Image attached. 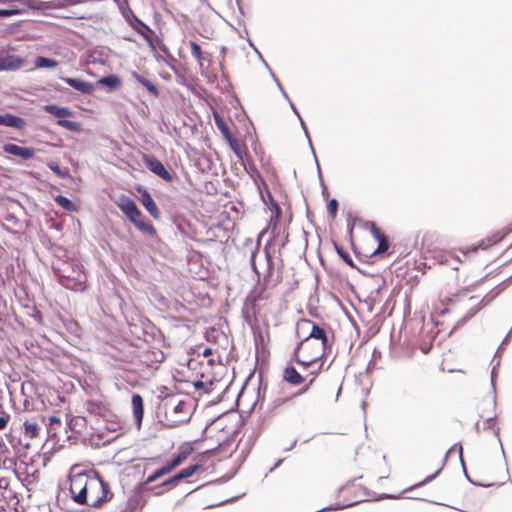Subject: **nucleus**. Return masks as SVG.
I'll return each instance as SVG.
<instances>
[{
    "mask_svg": "<svg viewBox=\"0 0 512 512\" xmlns=\"http://www.w3.org/2000/svg\"><path fill=\"white\" fill-rule=\"evenodd\" d=\"M124 20H128V13H134L130 7L129 0H113Z\"/></svg>",
    "mask_w": 512,
    "mask_h": 512,
    "instance_id": "nucleus-38",
    "label": "nucleus"
},
{
    "mask_svg": "<svg viewBox=\"0 0 512 512\" xmlns=\"http://www.w3.org/2000/svg\"><path fill=\"white\" fill-rule=\"evenodd\" d=\"M0 4L10 5L8 8H0V18L22 15L29 11L36 15H48L42 5L44 4L42 0H0Z\"/></svg>",
    "mask_w": 512,
    "mask_h": 512,
    "instance_id": "nucleus-1",
    "label": "nucleus"
},
{
    "mask_svg": "<svg viewBox=\"0 0 512 512\" xmlns=\"http://www.w3.org/2000/svg\"><path fill=\"white\" fill-rule=\"evenodd\" d=\"M339 202L336 198H331L327 202V214L330 218L335 219L338 214Z\"/></svg>",
    "mask_w": 512,
    "mask_h": 512,
    "instance_id": "nucleus-45",
    "label": "nucleus"
},
{
    "mask_svg": "<svg viewBox=\"0 0 512 512\" xmlns=\"http://www.w3.org/2000/svg\"><path fill=\"white\" fill-rule=\"evenodd\" d=\"M16 466V459L5 457H0V469L4 470H12L16 474V470L14 467Z\"/></svg>",
    "mask_w": 512,
    "mask_h": 512,
    "instance_id": "nucleus-47",
    "label": "nucleus"
},
{
    "mask_svg": "<svg viewBox=\"0 0 512 512\" xmlns=\"http://www.w3.org/2000/svg\"><path fill=\"white\" fill-rule=\"evenodd\" d=\"M399 497H400V494L396 495V494H389V493H381V494L375 495L371 500L372 501H381V500H386V499H398Z\"/></svg>",
    "mask_w": 512,
    "mask_h": 512,
    "instance_id": "nucleus-61",
    "label": "nucleus"
},
{
    "mask_svg": "<svg viewBox=\"0 0 512 512\" xmlns=\"http://www.w3.org/2000/svg\"><path fill=\"white\" fill-rule=\"evenodd\" d=\"M347 225H351L352 229H354L355 225H358L362 222L361 218L356 215H352L351 212L347 213Z\"/></svg>",
    "mask_w": 512,
    "mask_h": 512,
    "instance_id": "nucleus-60",
    "label": "nucleus"
},
{
    "mask_svg": "<svg viewBox=\"0 0 512 512\" xmlns=\"http://www.w3.org/2000/svg\"><path fill=\"white\" fill-rule=\"evenodd\" d=\"M24 434L25 436L33 439L38 436L40 427L37 423H31L29 421H25L24 424Z\"/></svg>",
    "mask_w": 512,
    "mask_h": 512,
    "instance_id": "nucleus-41",
    "label": "nucleus"
},
{
    "mask_svg": "<svg viewBox=\"0 0 512 512\" xmlns=\"http://www.w3.org/2000/svg\"><path fill=\"white\" fill-rule=\"evenodd\" d=\"M141 233L149 236L151 239H153L156 242H160L161 239L158 236L156 228L153 226V224L146 219L138 228Z\"/></svg>",
    "mask_w": 512,
    "mask_h": 512,
    "instance_id": "nucleus-32",
    "label": "nucleus"
},
{
    "mask_svg": "<svg viewBox=\"0 0 512 512\" xmlns=\"http://www.w3.org/2000/svg\"><path fill=\"white\" fill-rule=\"evenodd\" d=\"M6 437L14 450H16V448H18L19 445H22L21 439L16 438L12 434H7Z\"/></svg>",
    "mask_w": 512,
    "mask_h": 512,
    "instance_id": "nucleus-64",
    "label": "nucleus"
},
{
    "mask_svg": "<svg viewBox=\"0 0 512 512\" xmlns=\"http://www.w3.org/2000/svg\"><path fill=\"white\" fill-rule=\"evenodd\" d=\"M26 63V59L15 54H0V72L15 71Z\"/></svg>",
    "mask_w": 512,
    "mask_h": 512,
    "instance_id": "nucleus-13",
    "label": "nucleus"
},
{
    "mask_svg": "<svg viewBox=\"0 0 512 512\" xmlns=\"http://www.w3.org/2000/svg\"><path fill=\"white\" fill-rule=\"evenodd\" d=\"M86 411L103 421H109V418L116 417L109 408V405L99 400H87L85 402Z\"/></svg>",
    "mask_w": 512,
    "mask_h": 512,
    "instance_id": "nucleus-9",
    "label": "nucleus"
},
{
    "mask_svg": "<svg viewBox=\"0 0 512 512\" xmlns=\"http://www.w3.org/2000/svg\"><path fill=\"white\" fill-rule=\"evenodd\" d=\"M56 124L73 133H80L83 129L80 122L69 119H57Z\"/></svg>",
    "mask_w": 512,
    "mask_h": 512,
    "instance_id": "nucleus-33",
    "label": "nucleus"
},
{
    "mask_svg": "<svg viewBox=\"0 0 512 512\" xmlns=\"http://www.w3.org/2000/svg\"><path fill=\"white\" fill-rule=\"evenodd\" d=\"M333 246L337 255L347 264L349 267H356L355 262L351 258L350 254L344 249L343 246L339 245L336 242H333Z\"/></svg>",
    "mask_w": 512,
    "mask_h": 512,
    "instance_id": "nucleus-37",
    "label": "nucleus"
},
{
    "mask_svg": "<svg viewBox=\"0 0 512 512\" xmlns=\"http://www.w3.org/2000/svg\"><path fill=\"white\" fill-rule=\"evenodd\" d=\"M43 110L58 119H65L64 117H74L75 112L69 107L60 106L55 103H49L44 105Z\"/></svg>",
    "mask_w": 512,
    "mask_h": 512,
    "instance_id": "nucleus-20",
    "label": "nucleus"
},
{
    "mask_svg": "<svg viewBox=\"0 0 512 512\" xmlns=\"http://www.w3.org/2000/svg\"><path fill=\"white\" fill-rule=\"evenodd\" d=\"M213 119H214V123H215L217 129L220 131L223 139H226V138H229L230 136H232L226 121L216 110L213 111Z\"/></svg>",
    "mask_w": 512,
    "mask_h": 512,
    "instance_id": "nucleus-31",
    "label": "nucleus"
},
{
    "mask_svg": "<svg viewBox=\"0 0 512 512\" xmlns=\"http://www.w3.org/2000/svg\"><path fill=\"white\" fill-rule=\"evenodd\" d=\"M115 204L127 220L132 218L133 216L140 215L141 210L138 208L135 201L126 194H120L117 200L115 201Z\"/></svg>",
    "mask_w": 512,
    "mask_h": 512,
    "instance_id": "nucleus-10",
    "label": "nucleus"
},
{
    "mask_svg": "<svg viewBox=\"0 0 512 512\" xmlns=\"http://www.w3.org/2000/svg\"><path fill=\"white\" fill-rule=\"evenodd\" d=\"M224 140L227 142L229 148L234 152V154L237 156V158L242 160L243 154H242V151L239 147V144H238V141L236 140V138H234L232 135L229 138H226Z\"/></svg>",
    "mask_w": 512,
    "mask_h": 512,
    "instance_id": "nucleus-42",
    "label": "nucleus"
},
{
    "mask_svg": "<svg viewBox=\"0 0 512 512\" xmlns=\"http://www.w3.org/2000/svg\"><path fill=\"white\" fill-rule=\"evenodd\" d=\"M266 389H267V383L263 382L262 375L259 374V386L257 388V397L251 406L249 414L255 409V407L258 405V403L262 404L264 402Z\"/></svg>",
    "mask_w": 512,
    "mask_h": 512,
    "instance_id": "nucleus-35",
    "label": "nucleus"
},
{
    "mask_svg": "<svg viewBox=\"0 0 512 512\" xmlns=\"http://www.w3.org/2000/svg\"><path fill=\"white\" fill-rule=\"evenodd\" d=\"M88 473L91 474V480H96L99 483L101 489L100 497H103L106 502L110 501L113 498V493L111 492L110 484L102 478L99 471L89 470Z\"/></svg>",
    "mask_w": 512,
    "mask_h": 512,
    "instance_id": "nucleus-21",
    "label": "nucleus"
},
{
    "mask_svg": "<svg viewBox=\"0 0 512 512\" xmlns=\"http://www.w3.org/2000/svg\"><path fill=\"white\" fill-rule=\"evenodd\" d=\"M459 460H460L462 472H463V475H464L465 479L469 483H471L473 479L470 477V475H469V473L467 471V468H466L465 460H464V457H463V447H462V445H459Z\"/></svg>",
    "mask_w": 512,
    "mask_h": 512,
    "instance_id": "nucleus-53",
    "label": "nucleus"
},
{
    "mask_svg": "<svg viewBox=\"0 0 512 512\" xmlns=\"http://www.w3.org/2000/svg\"><path fill=\"white\" fill-rule=\"evenodd\" d=\"M140 499H130L124 510L121 512H139V508L141 507Z\"/></svg>",
    "mask_w": 512,
    "mask_h": 512,
    "instance_id": "nucleus-48",
    "label": "nucleus"
},
{
    "mask_svg": "<svg viewBox=\"0 0 512 512\" xmlns=\"http://www.w3.org/2000/svg\"><path fill=\"white\" fill-rule=\"evenodd\" d=\"M33 63L37 69H54L59 65L56 59L46 56L35 57Z\"/></svg>",
    "mask_w": 512,
    "mask_h": 512,
    "instance_id": "nucleus-29",
    "label": "nucleus"
},
{
    "mask_svg": "<svg viewBox=\"0 0 512 512\" xmlns=\"http://www.w3.org/2000/svg\"><path fill=\"white\" fill-rule=\"evenodd\" d=\"M9 420L10 415L4 411L3 406L0 404V430L7 427Z\"/></svg>",
    "mask_w": 512,
    "mask_h": 512,
    "instance_id": "nucleus-57",
    "label": "nucleus"
},
{
    "mask_svg": "<svg viewBox=\"0 0 512 512\" xmlns=\"http://www.w3.org/2000/svg\"><path fill=\"white\" fill-rule=\"evenodd\" d=\"M390 247V244H384L380 242V245H377V248L369 255L370 258L373 257H382L386 255L388 249Z\"/></svg>",
    "mask_w": 512,
    "mask_h": 512,
    "instance_id": "nucleus-52",
    "label": "nucleus"
},
{
    "mask_svg": "<svg viewBox=\"0 0 512 512\" xmlns=\"http://www.w3.org/2000/svg\"><path fill=\"white\" fill-rule=\"evenodd\" d=\"M131 407H132V414L134 418V424L137 427L138 430L142 427L145 407H144V399L143 397L138 394L134 393L131 397Z\"/></svg>",
    "mask_w": 512,
    "mask_h": 512,
    "instance_id": "nucleus-16",
    "label": "nucleus"
},
{
    "mask_svg": "<svg viewBox=\"0 0 512 512\" xmlns=\"http://www.w3.org/2000/svg\"><path fill=\"white\" fill-rule=\"evenodd\" d=\"M194 448L190 443H183L179 446L176 453L160 468L154 470L145 480V484H151L165 475L170 474L178 466L184 463L192 454Z\"/></svg>",
    "mask_w": 512,
    "mask_h": 512,
    "instance_id": "nucleus-2",
    "label": "nucleus"
},
{
    "mask_svg": "<svg viewBox=\"0 0 512 512\" xmlns=\"http://www.w3.org/2000/svg\"><path fill=\"white\" fill-rule=\"evenodd\" d=\"M266 194H267V197L270 199V206H269V209L271 210L270 223L279 224L280 218L282 215V209L278 205L277 201L274 199V197L268 187H266Z\"/></svg>",
    "mask_w": 512,
    "mask_h": 512,
    "instance_id": "nucleus-26",
    "label": "nucleus"
},
{
    "mask_svg": "<svg viewBox=\"0 0 512 512\" xmlns=\"http://www.w3.org/2000/svg\"><path fill=\"white\" fill-rule=\"evenodd\" d=\"M94 84H96V89L104 86L107 93H113L121 89L123 80L118 74L111 73L100 77Z\"/></svg>",
    "mask_w": 512,
    "mask_h": 512,
    "instance_id": "nucleus-14",
    "label": "nucleus"
},
{
    "mask_svg": "<svg viewBox=\"0 0 512 512\" xmlns=\"http://www.w3.org/2000/svg\"><path fill=\"white\" fill-rule=\"evenodd\" d=\"M507 234H505V231L494 241L491 242V240H488L490 243H487L486 240H481L478 242L477 247L480 249H487L490 245H494L498 242H500Z\"/></svg>",
    "mask_w": 512,
    "mask_h": 512,
    "instance_id": "nucleus-56",
    "label": "nucleus"
},
{
    "mask_svg": "<svg viewBox=\"0 0 512 512\" xmlns=\"http://www.w3.org/2000/svg\"><path fill=\"white\" fill-rule=\"evenodd\" d=\"M282 379L291 386H299L305 382V377L297 371L291 362H287L284 367Z\"/></svg>",
    "mask_w": 512,
    "mask_h": 512,
    "instance_id": "nucleus-18",
    "label": "nucleus"
},
{
    "mask_svg": "<svg viewBox=\"0 0 512 512\" xmlns=\"http://www.w3.org/2000/svg\"><path fill=\"white\" fill-rule=\"evenodd\" d=\"M499 365H500V360H498L497 363L495 365H493V367L491 369V375H490L491 386H492V393H493L492 404H493L494 408L496 407V404H497V401H496L497 400V395H496V379H497V376H498Z\"/></svg>",
    "mask_w": 512,
    "mask_h": 512,
    "instance_id": "nucleus-39",
    "label": "nucleus"
},
{
    "mask_svg": "<svg viewBox=\"0 0 512 512\" xmlns=\"http://www.w3.org/2000/svg\"><path fill=\"white\" fill-rule=\"evenodd\" d=\"M2 149L5 153L23 160L33 159L37 153V149L34 147L20 146L14 143H5Z\"/></svg>",
    "mask_w": 512,
    "mask_h": 512,
    "instance_id": "nucleus-11",
    "label": "nucleus"
},
{
    "mask_svg": "<svg viewBox=\"0 0 512 512\" xmlns=\"http://www.w3.org/2000/svg\"><path fill=\"white\" fill-rule=\"evenodd\" d=\"M26 125V120L21 116L10 112L0 113V126L23 130Z\"/></svg>",
    "mask_w": 512,
    "mask_h": 512,
    "instance_id": "nucleus-17",
    "label": "nucleus"
},
{
    "mask_svg": "<svg viewBox=\"0 0 512 512\" xmlns=\"http://www.w3.org/2000/svg\"><path fill=\"white\" fill-rule=\"evenodd\" d=\"M193 387L197 391H201L204 394H209L212 392V388H209L207 384L201 380H195L193 382Z\"/></svg>",
    "mask_w": 512,
    "mask_h": 512,
    "instance_id": "nucleus-55",
    "label": "nucleus"
},
{
    "mask_svg": "<svg viewBox=\"0 0 512 512\" xmlns=\"http://www.w3.org/2000/svg\"><path fill=\"white\" fill-rule=\"evenodd\" d=\"M238 470H239V468H236L233 471L226 473L223 476H221L215 480L209 481L207 483V485L224 484V483L230 481L231 479H233L235 477V475L238 473Z\"/></svg>",
    "mask_w": 512,
    "mask_h": 512,
    "instance_id": "nucleus-44",
    "label": "nucleus"
},
{
    "mask_svg": "<svg viewBox=\"0 0 512 512\" xmlns=\"http://www.w3.org/2000/svg\"><path fill=\"white\" fill-rule=\"evenodd\" d=\"M88 472H79L70 478V492L73 500L78 504H88V488L86 478H90Z\"/></svg>",
    "mask_w": 512,
    "mask_h": 512,
    "instance_id": "nucleus-6",
    "label": "nucleus"
},
{
    "mask_svg": "<svg viewBox=\"0 0 512 512\" xmlns=\"http://www.w3.org/2000/svg\"><path fill=\"white\" fill-rule=\"evenodd\" d=\"M390 247V244H384L380 242V245H377V248L369 255L370 258L373 257H382L386 255L388 249Z\"/></svg>",
    "mask_w": 512,
    "mask_h": 512,
    "instance_id": "nucleus-51",
    "label": "nucleus"
},
{
    "mask_svg": "<svg viewBox=\"0 0 512 512\" xmlns=\"http://www.w3.org/2000/svg\"><path fill=\"white\" fill-rule=\"evenodd\" d=\"M146 219L147 218L140 211L139 216H133L132 218L128 219V221L131 222L136 228H138Z\"/></svg>",
    "mask_w": 512,
    "mask_h": 512,
    "instance_id": "nucleus-62",
    "label": "nucleus"
},
{
    "mask_svg": "<svg viewBox=\"0 0 512 512\" xmlns=\"http://www.w3.org/2000/svg\"><path fill=\"white\" fill-rule=\"evenodd\" d=\"M276 241H277V238H275V236H270L268 238V240L266 241L264 248H263L264 256H269V254L277 253L276 248H275Z\"/></svg>",
    "mask_w": 512,
    "mask_h": 512,
    "instance_id": "nucleus-46",
    "label": "nucleus"
},
{
    "mask_svg": "<svg viewBox=\"0 0 512 512\" xmlns=\"http://www.w3.org/2000/svg\"><path fill=\"white\" fill-rule=\"evenodd\" d=\"M128 20H125L126 23L137 32L147 43L151 52L153 53L156 61H160L162 58L158 52H156V43L151 37L152 34H155V31L147 25L144 21H142L135 13L129 14Z\"/></svg>",
    "mask_w": 512,
    "mask_h": 512,
    "instance_id": "nucleus-4",
    "label": "nucleus"
},
{
    "mask_svg": "<svg viewBox=\"0 0 512 512\" xmlns=\"http://www.w3.org/2000/svg\"><path fill=\"white\" fill-rule=\"evenodd\" d=\"M309 326L311 327V330L308 335L305 336L308 341L310 339L320 340L326 334L325 330L317 323L310 319H301L297 322V335L299 336L301 330Z\"/></svg>",
    "mask_w": 512,
    "mask_h": 512,
    "instance_id": "nucleus-15",
    "label": "nucleus"
},
{
    "mask_svg": "<svg viewBox=\"0 0 512 512\" xmlns=\"http://www.w3.org/2000/svg\"><path fill=\"white\" fill-rule=\"evenodd\" d=\"M142 163L145 167L166 182H172L175 173L169 170L155 155L144 153L141 156Z\"/></svg>",
    "mask_w": 512,
    "mask_h": 512,
    "instance_id": "nucleus-7",
    "label": "nucleus"
},
{
    "mask_svg": "<svg viewBox=\"0 0 512 512\" xmlns=\"http://www.w3.org/2000/svg\"><path fill=\"white\" fill-rule=\"evenodd\" d=\"M203 469L204 465L200 463L184 467L171 477L165 479L160 484L149 487V491H151L156 496H160L165 491L171 490L172 488L176 487L182 480L192 477L194 474H196L199 471H202Z\"/></svg>",
    "mask_w": 512,
    "mask_h": 512,
    "instance_id": "nucleus-3",
    "label": "nucleus"
},
{
    "mask_svg": "<svg viewBox=\"0 0 512 512\" xmlns=\"http://www.w3.org/2000/svg\"><path fill=\"white\" fill-rule=\"evenodd\" d=\"M69 87L85 95H91L96 90V84L80 77H60Z\"/></svg>",
    "mask_w": 512,
    "mask_h": 512,
    "instance_id": "nucleus-12",
    "label": "nucleus"
},
{
    "mask_svg": "<svg viewBox=\"0 0 512 512\" xmlns=\"http://www.w3.org/2000/svg\"><path fill=\"white\" fill-rule=\"evenodd\" d=\"M88 2H93V0H51V1H44L45 12L52 9H62L70 6H76Z\"/></svg>",
    "mask_w": 512,
    "mask_h": 512,
    "instance_id": "nucleus-22",
    "label": "nucleus"
},
{
    "mask_svg": "<svg viewBox=\"0 0 512 512\" xmlns=\"http://www.w3.org/2000/svg\"><path fill=\"white\" fill-rule=\"evenodd\" d=\"M58 281L63 287L71 290L80 289L83 282L79 277H74L72 275L65 274H59Z\"/></svg>",
    "mask_w": 512,
    "mask_h": 512,
    "instance_id": "nucleus-28",
    "label": "nucleus"
},
{
    "mask_svg": "<svg viewBox=\"0 0 512 512\" xmlns=\"http://www.w3.org/2000/svg\"><path fill=\"white\" fill-rule=\"evenodd\" d=\"M244 390H239L238 394H237V397H236V400H235V405L234 407L224 411L223 413L219 414L218 416L214 417V418H211L206 426L204 427L203 431H202V437H205V434H206V431L216 422L218 421L219 419L223 418L224 416L228 415V414H231V413H234V412H237L239 410V405H240V398L243 394Z\"/></svg>",
    "mask_w": 512,
    "mask_h": 512,
    "instance_id": "nucleus-25",
    "label": "nucleus"
},
{
    "mask_svg": "<svg viewBox=\"0 0 512 512\" xmlns=\"http://www.w3.org/2000/svg\"><path fill=\"white\" fill-rule=\"evenodd\" d=\"M190 46H191V53H192L193 57H195L199 61V64L202 65L200 45L194 41H191Z\"/></svg>",
    "mask_w": 512,
    "mask_h": 512,
    "instance_id": "nucleus-58",
    "label": "nucleus"
},
{
    "mask_svg": "<svg viewBox=\"0 0 512 512\" xmlns=\"http://www.w3.org/2000/svg\"><path fill=\"white\" fill-rule=\"evenodd\" d=\"M490 294H487L475 308L470 309L465 317L470 320L479 310H481L494 296H489Z\"/></svg>",
    "mask_w": 512,
    "mask_h": 512,
    "instance_id": "nucleus-43",
    "label": "nucleus"
},
{
    "mask_svg": "<svg viewBox=\"0 0 512 512\" xmlns=\"http://www.w3.org/2000/svg\"><path fill=\"white\" fill-rule=\"evenodd\" d=\"M172 224L184 236H188L190 232V222L181 215H174L172 217Z\"/></svg>",
    "mask_w": 512,
    "mask_h": 512,
    "instance_id": "nucleus-30",
    "label": "nucleus"
},
{
    "mask_svg": "<svg viewBox=\"0 0 512 512\" xmlns=\"http://www.w3.org/2000/svg\"><path fill=\"white\" fill-rule=\"evenodd\" d=\"M266 233V229L262 230L259 234H258V237H257V241H256V246L255 248L251 251V254H250V258H249V262H250V266H251V270L256 274L257 278H258V282H257V285L254 287V291L257 292V295L259 294V283H262L261 282V272L259 271L258 267H257V264H256V256H257V253L259 252V248H260V245H261V238L262 236Z\"/></svg>",
    "mask_w": 512,
    "mask_h": 512,
    "instance_id": "nucleus-19",
    "label": "nucleus"
},
{
    "mask_svg": "<svg viewBox=\"0 0 512 512\" xmlns=\"http://www.w3.org/2000/svg\"><path fill=\"white\" fill-rule=\"evenodd\" d=\"M131 76L136 80L137 83L141 84L152 96H154L155 98L159 97L160 91L158 86L154 82L137 73L136 71H132Z\"/></svg>",
    "mask_w": 512,
    "mask_h": 512,
    "instance_id": "nucleus-23",
    "label": "nucleus"
},
{
    "mask_svg": "<svg viewBox=\"0 0 512 512\" xmlns=\"http://www.w3.org/2000/svg\"><path fill=\"white\" fill-rule=\"evenodd\" d=\"M386 287V280L384 278L381 279V284L372 292V295L367 298V301L376 302L377 297L381 296L383 289Z\"/></svg>",
    "mask_w": 512,
    "mask_h": 512,
    "instance_id": "nucleus-50",
    "label": "nucleus"
},
{
    "mask_svg": "<svg viewBox=\"0 0 512 512\" xmlns=\"http://www.w3.org/2000/svg\"><path fill=\"white\" fill-rule=\"evenodd\" d=\"M134 189L137 193L138 201L148 212V214L155 220L160 219L161 212L148 188L142 184H136Z\"/></svg>",
    "mask_w": 512,
    "mask_h": 512,
    "instance_id": "nucleus-8",
    "label": "nucleus"
},
{
    "mask_svg": "<svg viewBox=\"0 0 512 512\" xmlns=\"http://www.w3.org/2000/svg\"><path fill=\"white\" fill-rule=\"evenodd\" d=\"M363 228L365 230H369L373 238L377 241V244L380 245L381 243L384 244H390L389 238L387 235H385L376 225L374 221H365L363 223Z\"/></svg>",
    "mask_w": 512,
    "mask_h": 512,
    "instance_id": "nucleus-24",
    "label": "nucleus"
},
{
    "mask_svg": "<svg viewBox=\"0 0 512 512\" xmlns=\"http://www.w3.org/2000/svg\"><path fill=\"white\" fill-rule=\"evenodd\" d=\"M323 358L319 356L318 354L310 355L308 360H301L299 365H301L304 369H308L310 366L318 362L319 360H322Z\"/></svg>",
    "mask_w": 512,
    "mask_h": 512,
    "instance_id": "nucleus-54",
    "label": "nucleus"
},
{
    "mask_svg": "<svg viewBox=\"0 0 512 512\" xmlns=\"http://www.w3.org/2000/svg\"><path fill=\"white\" fill-rule=\"evenodd\" d=\"M159 48V50L166 56L168 57L170 60L172 61H175V58L173 57V55L170 53L168 47L163 43V41L161 39H158V44L156 45V48Z\"/></svg>",
    "mask_w": 512,
    "mask_h": 512,
    "instance_id": "nucleus-59",
    "label": "nucleus"
},
{
    "mask_svg": "<svg viewBox=\"0 0 512 512\" xmlns=\"http://www.w3.org/2000/svg\"><path fill=\"white\" fill-rule=\"evenodd\" d=\"M53 200L58 206H60L63 210L67 212L72 213L78 212L79 210L78 205L73 200L69 199L68 197L62 194H57L53 196Z\"/></svg>",
    "mask_w": 512,
    "mask_h": 512,
    "instance_id": "nucleus-27",
    "label": "nucleus"
},
{
    "mask_svg": "<svg viewBox=\"0 0 512 512\" xmlns=\"http://www.w3.org/2000/svg\"><path fill=\"white\" fill-rule=\"evenodd\" d=\"M107 425L105 428L108 431L116 432L120 428V424L117 421H114L113 418H109V421H105Z\"/></svg>",
    "mask_w": 512,
    "mask_h": 512,
    "instance_id": "nucleus-63",
    "label": "nucleus"
},
{
    "mask_svg": "<svg viewBox=\"0 0 512 512\" xmlns=\"http://www.w3.org/2000/svg\"><path fill=\"white\" fill-rule=\"evenodd\" d=\"M334 340V335L332 336V340L328 337L327 333L320 339L322 345V352L318 355L322 358H325L332 351V344Z\"/></svg>",
    "mask_w": 512,
    "mask_h": 512,
    "instance_id": "nucleus-40",
    "label": "nucleus"
},
{
    "mask_svg": "<svg viewBox=\"0 0 512 512\" xmlns=\"http://www.w3.org/2000/svg\"><path fill=\"white\" fill-rule=\"evenodd\" d=\"M242 162H243V165H244V168L245 170L250 174L252 175L253 173H258V170H257V167L256 165L254 164L252 158L250 155H247L245 157V161L242 159Z\"/></svg>",
    "mask_w": 512,
    "mask_h": 512,
    "instance_id": "nucleus-49",
    "label": "nucleus"
},
{
    "mask_svg": "<svg viewBox=\"0 0 512 512\" xmlns=\"http://www.w3.org/2000/svg\"><path fill=\"white\" fill-rule=\"evenodd\" d=\"M47 167L60 179L64 180L70 177L69 170L67 168L63 169L57 161H48Z\"/></svg>",
    "mask_w": 512,
    "mask_h": 512,
    "instance_id": "nucleus-36",
    "label": "nucleus"
},
{
    "mask_svg": "<svg viewBox=\"0 0 512 512\" xmlns=\"http://www.w3.org/2000/svg\"><path fill=\"white\" fill-rule=\"evenodd\" d=\"M442 471V467H440L439 469H437L434 473L426 476L423 480L409 486L408 488L404 489L400 494H403L405 492H408V491H412L414 489H417V488H420V487H423L425 485H427L428 483L432 482L433 480H435L441 473Z\"/></svg>",
    "mask_w": 512,
    "mask_h": 512,
    "instance_id": "nucleus-34",
    "label": "nucleus"
},
{
    "mask_svg": "<svg viewBox=\"0 0 512 512\" xmlns=\"http://www.w3.org/2000/svg\"><path fill=\"white\" fill-rule=\"evenodd\" d=\"M276 254H269L265 256V272L263 273L262 283H259V294L256 296L257 300L263 299V294L269 286H275L280 281V276L275 278L276 269L281 270L279 261L276 262Z\"/></svg>",
    "mask_w": 512,
    "mask_h": 512,
    "instance_id": "nucleus-5",
    "label": "nucleus"
}]
</instances>
